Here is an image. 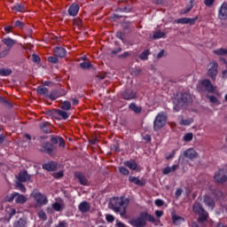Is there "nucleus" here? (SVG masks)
<instances>
[{
    "instance_id": "8fccbe9b",
    "label": "nucleus",
    "mask_w": 227,
    "mask_h": 227,
    "mask_svg": "<svg viewBox=\"0 0 227 227\" xmlns=\"http://www.w3.org/2000/svg\"><path fill=\"white\" fill-rule=\"evenodd\" d=\"M192 137H194V135L192 133H187L184 136V141L188 143L189 141H192Z\"/></svg>"
},
{
    "instance_id": "20e7f679",
    "label": "nucleus",
    "mask_w": 227,
    "mask_h": 227,
    "mask_svg": "<svg viewBox=\"0 0 227 227\" xmlns=\"http://www.w3.org/2000/svg\"><path fill=\"white\" fill-rule=\"evenodd\" d=\"M14 200L16 205H24L25 203H27V197L17 192H13L12 193L7 194L5 196V201L8 203H13Z\"/></svg>"
},
{
    "instance_id": "a19ab883",
    "label": "nucleus",
    "mask_w": 227,
    "mask_h": 227,
    "mask_svg": "<svg viewBox=\"0 0 227 227\" xmlns=\"http://www.w3.org/2000/svg\"><path fill=\"white\" fill-rule=\"evenodd\" d=\"M212 194H213V196H215L218 200L223 198V192L219 189L213 190Z\"/></svg>"
},
{
    "instance_id": "0eeeda50",
    "label": "nucleus",
    "mask_w": 227,
    "mask_h": 227,
    "mask_svg": "<svg viewBox=\"0 0 227 227\" xmlns=\"http://www.w3.org/2000/svg\"><path fill=\"white\" fill-rule=\"evenodd\" d=\"M167 120H168V114H166V113L159 114L153 121L154 130H160V129H162V127L166 125Z\"/></svg>"
},
{
    "instance_id": "a211bd4d",
    "label": "nucleus",
    "mask_w": 227,
    "mask_h": 227,
    "mask_svg": "<svg viewBox=\"0 0 227 227\" xmlns=\"http://www.w3.org/2000/svg\"><path fill=\"white\" fill-rule=\"evenodd\" d=\"M184 156L185 157V159L192 160L196 159V157H198V153L194 149L189 148L184 152Z\"/></svg>"
},
{
    "instance_id": "6ab92c4d",
    "label": "nucleus",
    "mask_w": 227,
    "mask_h": 227,
    "mask_svg": "<svg viewBox=\"0 0 227 227\" xmlns=\"http://www.w3.org/2000/svg\"><path fill=\"white\" fill-rule=\"evenodd\" d=\"M129 182L131 184H135V185H138V187H144V185H146V181L145 179H139V177L132 176H130L129 177Z\"/></svg>"
},
{
    "instance_id": "4c0bfd02",
    "label": "nucleus",
    "mask_w": 227,
    "mask_h": 227,
    "mask_svg": "<svg viewBox=\"0 0 227 227\" xmlns=\"http://www.w3.org/2000/svg\"><path fill=\"white\" fill-rule=\"evenodd\" d=\"M213 52L216 56H227V49H224V48H220L218 50H215Z\"/></svg>"
},
{
    "instance_id": "4be33fe9",
    "label": "nucleus",
    "mask_w": 227,
    "mask_h": 227,
    "mask_svg": "<svg viewBox=\"0 0 227 227\" xmlns=\"http://www.w3.org/2000/svg\"><path fill=\"white\" fill-rule=\"evenodd\" d=\"M204 203L206 207H208L211 210H213L215 207V200H214V198L205 195L204 196Z\"/></svg>"
},
{
    "instance_id": "e433bc0d",
    "label": "nucleus",
    "mask_w": 227,
    "mask_h": 227,
    "mask_svg": "<svg viewBox=\"0 0 227 227\" xmlns=\"http://www.w3.org/2000/svg\"><path fill=\"white\" fill-rule=\"evenodd\" d=\"M165 36H166V33L161 32L160 30L155 31L153 35V40H159L160 38H164Z\"/></svg>"
},
{
    "instance_id": "1a4fd4ad",
    "label": "nucleus",
    "mask_w": 227,
    "mask_h": 227,
    "mask_svg": "<svg viewBox=\"0 0 227 227\" xmlns=\"http://www.w3.org/2000/svg\"><path fill=\"white\" fill-rule=\"evenodd\" d=\"M31 196L35 200L37 207H43V205H47V203H49L47 196L40 192H33Z\"/></svg>"
},
{
    "instance_id": "4d7b16f0",
    "label": "nucleus",
    "mask_w": 227,
    "mask_h": 227,
    "mask_svg": "<svg viewBox=\"0 0 227 227\" xmlns=\"http://www.w3.org/2000/svg\"><path fill=\"white\" fill-rule=\"evenodd\" d=\"M193 6L190 5L189 7H186L185 9H183L181 11L182 15H185V13H189L192 10Z\"/></svg>"
},
{
    "instance_id": "864d4df0",
    "label": "nucleus",
    "mask_w": 227,
    "mask_h": 227,
    "mask_svg": "<svg viewBox=\"0 0 227 227\" xmlns=\"http://www.w3.org/2000/svg\"><path fill=\"white\" fill-rule=\"evenodd\" d=\"M14 27H20V29H23L24 22H22L20 20H16L15 23H14Z\"/></svg>"
},
{
    "instance_id": "603ef678",
    "label": "nucleus",
    "mask_w": 227,
    "mask_h": 227,
    "mask_svg": "<svg viewBox=\"0 0 227 227\" xmlns=\"http://www.w3.org/2000/svg\"><path fill=\"white\" fill-rule=\"evenodd\" d=\"M207 98L212 104H219V99L215 96H208Z\"/></svg>"
},
{
    "instance_id": "09e8293b",
    "label": "nucleus",
    "mask_w": 227,
    "mask_h": 227,
    "mask_svg": "<svg viewBox=\"0 0 227 227\" xmlns=\"http://www.w3.org/2000/svg\"><path fill=\"white\" fill-rule=\"evenodd\" d=\"M116 38H119V40H121V42H125V33L121 31L116 32Z\"/></svg>"
},
{
    "instance_id": "dca6fc26",
    "label": "nucleus",
    "mask_w": 227,
    "mask_h": 227,
    "mask_svg": "<svg viewBox=\"0 0 227 227\" xmlns=\"http://www.w3.org/2000/svg\"><path fill=\"white\" fill-rule=\"evenodd\" d=\"M199 17L195 18H180L176 20V24H189L190 26H194L196 24V20H198Z\"/></svg>"
},
{
    "instance_id": "680f3d73",
    "label": "nucleus",
    "mask_w": 227,
    "mask_h": 227,
    "mask_svg": "<svg viewBox=\"0 0 227 227\" xmlns=\"http://www.w3.org/2000/svg\"><path fill=\"white\" fill-rule=\"evenodd\" d=\"M54 178H63V171H59L53 174Z\"/></svg>"
},
{
    "instance_id": "f8f14e48",
    "label": "nucleus",
    "mask_w": 227,
    "mask_h": 227,
    "mask_svg": "<svg viewBox=\"0 0 227 227\" xmlns=\"http://www.w3.org/2000/svg\"><path fill=\"white\" fill-rule=\"evenodd\" d=\"M136 92L132 89H125L121 92V97L124 100H134L136 98Z\"/></svg>"
},
{
    "instance_id": "de8ad7c7",
    "label": "nucleus",
    "mask_w": 227,
    "mask_h": 227,
    "mask_svg": "<svg viewBox=\"0 0 227 227\" xmlns=\"http://www.w3.org/2000/svg\"><path fill=\"white\" fill-rule=\"evenodd\" d=\"M38 217L43 221H47V214H45V211H43V209L38 212Z\"/></svg>"
},
{
    "instance_id": "423d86ee",
    "label": "nucleus",
    "mask_w": 227,
    "mask_h": 227,
    "mask_svg": "<svg viewBox=\"0 0 227 227\" xmlns=\"http://www.w3.org/2000/svg\"><path fill=\"white\" fill-rule=\"evenodd\" d=\"M40 152L42 153H47L50 157H54L58 153V147L51 142H44L41 145Z\"/></svg>"
},
{
    "instance_id": "c9c22d12",
    "label": "nucleus",
    "mask_w": 227,
    "mask_h": 227,
    "mask_svg": "<svg viewBox=\"0 0 227 227\" xmlns=\"http://www.w3.org/2000/svg\"><path fill=\"white\" fill-rule=\"evenodd\" d=\"M12 71L11 68H0V75L2 77H8V75H12Z\"/></svg>"
},
{
    "instance_id": "5fc2aeb1",
    "label": "nucleus",
    "mask_w": 227,
    "mask_h": 227,
    "mask_svg": "<svg viewBox=\"0 0 227 227\" xmlns=\"http://www.w3.org/2000/svg\"><path fill=\"white\" fill-rule=\"evenodd\" d=\"M32 61L34 63H40V61H42V59H40V56H38L36 54H33L32 55Z\"/></svg>"
},
{
    "instance_id": "052dcab7",
    "label": "nucleus",
    "mask_w": 227,
    "mask_h": 227,
    "mask_svg": "<svg viewBox=\"0 0 227 227\" xmlns=\"http://www.w3.org/2000/svg\"><path fill=\"white\" fill-rule=\"evenodd\" d=\"M106 219L107 223L114 222V216L113 215H106Z\"/></svg>"
},
{
    "instance_id": "473e14b6",
    "label": "nucleus",
    "mask_w": 227,
    "mask_h": 227,
    "mask_svg": "<svg viewBox=\"0 0 227 227\" xmlns=\"http://www.w3.org/2000/svg\"><path fill=\"white\" fill-rule=\"evenodd\" d=\"M129 107L130 111H133V113H136V114H139V113L143 111V108L136 105V103H131Z\"/></svg>"
},
{
    "instance_id": "13d9d810",
    "label": "nucleus",
    "mask_w": 227,
    "mask_h": 227,
    "mask_svg": "<svg viewBox=\"0 0 227 227\" xmlns=\"http://www.w3.org/2000/svg\"><path fill=\"white\" fill-rule=\"evenodd\" d=\"M154 204L156 207H163L164 206V200L158 199L154 201Z\"/></svg>"
},
{
    "instance_id": "a18cd8bd",
    "label": "nucleus",
    "mask_w": 227,
    "mask_h": 227,
    "mask_svg": "<svg viewBox=\"0 0 227 227\" xmlns=\"http://www.w3.org/2000/svg\"><path fill=\"white\" fill-rule=\"evenodd\" d=\"M52 208L55 212H61L63 207L59 204V202H55L52 204Z\"/></svg>"
},
{
    "instance_id": "3c124183",
    "label": "nucleus",
    "mask_w": 227,
    "mask_h": 227,
    "mask_svg": "<svg viewBox=\"0 0 227 227\" xmlns=\"http://www.w3.org/2000/svg\"><path fill=\"white\" fill-rule=\"evenodd\" d=\"M49 63H52L53 65H56L59 63V59H58V57L51 56L48 57Z\"/></svg>"
},
{
    "instance_id": "c85d7f7f",
    "label": "nucleus",
    "mask_w": 227,
    "mask_h": 227,
    "mask_svg": "<svg viewBox=\"0 0 227 227\" xmlns=\"http://www.w3.org/2000/svg\"><path fill=\"white\" fill-rule=\"evenodd\" d=\"M12 12H18L20 13H24L26 12V6L22 4H15L13 6L11 7Z\"/></svg>"
},
{
    "instance_id": "bf43d9fd",
    "label": "nucleus",
    "mask_w": 227,
    "mask_h": 227,
    "mask_svg": "<svg viewBox=\"0 0 227 227\" xmlns=\"http://www.w3.org/2000/svg\"><path fill=\"white\" fill-rule=\"evenodd\" d=\"M130 56V53L129 51H125L124 53L118 56L120 59H125L126 58H129Z\"/></svg>"
},
{
    "instance_id": "f3484780",
    "label": "nucleus",
    "mask_w": 227,
    "mask_h": 227,
    "mask_svg": "<svg viewBox=\"0 0 227 227\" xmlns=\"http://www.w3.org/2000/svg\"><path fill=\"white\" fill-rule=\"evenodd\" d=\"M218 17L220 20H226L227 19V3L223 2L218 11Z\"/></svg>"
},
{
    "instance_id": "2f4dec72",
    "label": "nucleus",
    "mask_w": 227,
    "mask_h": 227,
    "mask_svg": "<svg viewBox=\"0 0 227 227\" xmlns=\"http://www.w3.org/2000/svg\"><path fill=\"white\" fill-rule=\"evenodd\" d=\"M51 123L44 121L40 124V129L44 134H51V130L50 128Z\"/></svg>"
},
{
    "instance_id": "9b49d317",
    "label": "nucleus",
    "mask_w": 227,
    "mask_h": 227,
    "mask_svg": "<svg viewBox=\"0 0 227 227\" xmlns=\"http://www.w3.org/2000/svg\"><path fill=\"white\" fill-rule=\"evenodd\" d=\"M217 68H219V64H217V62L213 61L209 64L207 75L212 79V81H215L217 77Z\"/></svg>"
},
{
    "instance_id": "4468645a",
    "label": "nucleus",
    "mask_w": 227,
    "mask_h": 227,
    "mask_svg": "<svg viewBox=\"0 0 227 227\" xmlns=\"http://www.w3.org/2000/svg\"><path fill=\"white\" fill-rule=\"evenodd\" d=\"M51 145H58L60 148H65L67 146V144L65 143V139L59 136H52L50 139Z\"/></svg>"
},
{
    "instance_id": "7ed1b4c3",
    "label": "nucleus",
    "mask_w": 227,
    "mask_h": 227,
    "mask_svg": "<svg viewBox=\"0 0 227 227\" xmlns=\"http://www.w3.org/2000/svg\"><path fill=\"white\" fill-rule=\"evenodd\" d=\"M146 221H148V223H157L155 217H153L148 212L144 211L141 212L137 217L129 220V224H131L133 227H145Z\"/></svg>"
},
{
    "instance_id": "ea45409f",
    "label": "nucleus",
    "mask_w": 227,
    "mask_h": 227,
    "mask_svg": "<svg viewBox=\"0 0 227 227\" xmlns=\"http://www.w3.org/2000/svg\"><path fill=\"white\" fill-rule=\"evenodd\" d=\"M16 187L19 191H20V192L25 193L27 189H26V185H24V184H22V182L19 181L16 183Z\"/></svg>"
},
{
    "instance_id": "0e129e2a",
    "label": "nucleus",
    "mask_w": 227,
    "mask_h": 227,
    "mask_svg": "<svg viewBox=\"0 0 227 227\" xmlns=\"http://www.w3.org/2000/svg\"><path fill=\"white\" fill-rule=\"evenodd\" d=\"M67 226H68V223H67V222L65 221H60L59 222L58 225H55V227H67Z\"/></svg>"
},
{
    "instance_id": "774afa93",
    "label": "nucleus",
    "mask_w": 227,
    "mask_h": 227,
    "mask_svg": "<svg viewBox=\"0 0 227 227\" xmlns=\"http://www.w3.org/2000/svg\"><path fill=\"white\" fill-rule=\"evenodd\" d=\"M112 150H113L114 152L119 153V152H120V145H114L112 146Z\"/></svg>"
},
{
    "instance_id": "5701e85b",
    "label": "nucleus",
    "mask_w": 227,
    "mask_h": 227,
    "mask_svg": "<svg viewBox=\"0 0 227 227\" xmlns=\"http://www.w3.org/2000/svg\"><path fill=\"white\" fill-rule=\"evenodd\" d=\"M43 169H45L46 171H56V169H58V163L56 161L44 163L43 164Z\"/></svg>"
},
{
    "instance_id": "ddd939ff",
    "label": "nucleus",
    "mask_w": 227,
    "mask_h": 227,
    "mask_svg": "<svg viewBox=\"0 0 227 227\" xmlns=\"http://www.w3.org/2000/svg\"><path fill=\"white\" fill-rule=\"evenodd\" d=\"M74 178L78 179L80 185H90V181L88 177L82 172H75Z\"/></svg>"
},
{
    "instance_id": "c756f323",
    "label": "nucleus",
    "mask_w": 227,
    "mask_h": 227,
    "mask_svg": "<svg viewBox=\"0 0 227 227\" xmlns=\"http://www.w3.org/2000/svg\"><path fill=\"white\" fill-rule=\"evenodd\" d=\"M2 42L4 43V45L7 46V49H12L15 43H17V41L10 38V37H5L2 39Z\"/></svg>"
},
{
    "instance_id": "b1692460",
    "label": "nucleus",
    "mask_w": 227,
    "mask_h": 227,
    "mask_svg": "<svg viewBox=\"0 0 227 227\" xmlns=\"http://www.w3.org/2000/svg\"><path fill=\"white\" fill-rule=\"evenodd\" d=\"M31 180V175L27 174V170H24L20 172L18 175L19 182H29Z\"/></svg>"
},
{
    "instance_id": "cd10ccee",
    "label": "nucleus",
    "mask_w": 227,
    "mask_h": 227,
    "mask_svg": "<svg viewBox=\"0 0 227 227\" xmlns=\"http://www.w3.org/2000/svg\"><path fill=\"white\" fill-rule=\"evenodd\" d=\"M124 166L131 169V171H136L137 169V162L134 160L124 161Z\"/></svg>"
},
{
    "instance_id": "79ce46f5",
    "label": "nucleus",
    "mask_w": 227,
    "mask_h": 227,
    "mask_svg": "<svg viewBox=\"0 0 227 227\" xmlns=\"http://www.w3.org/2000/svg\"><path fill=\"white\" fill-rule=\"evenodd\" d=\"M148 56H150V51L145 50L140 54L139 59L145 61V59H148Z\"/></svg>"
},
{
    "instance_id": "7c9ffc66",
    "label": "nucleus",
    "mask_w": 227,
    "mask_h": 227,
    "mask_svg": "<svg viewBox=\"0 0 227 227\" xmlns=\"http://www.w3.org/2000/svg\"><path fill=\"white\" fill-rule=\"evenodd\" d=\"M59 97H61V92L58 90H53L48 94V98H50V100H57Z\"/></svg>"
},
{
    "instance_id": "69168bd1",
    "label": "nucleus",
    "mask_w": 227,
    "mask_h": 227,
    "mask_svg": "<svg viewBox=\"0 0 227 227\" xmlns=\"http://www.w3.org/2000/svg\"><path fill=\"white\" fill-rule=\"evenodd\" d=\"M15 214H17V210L15 208H12L9 211V218L12 219V217H13V215H15Z\"/></svg>"
},
{
    "instance_id": "338daca9",
    "label": "nucleus",
    "mask_w": 227,
    "mask_h": 227,
    "mask_svg": "<svg viewBox=\"0 0 227 227\" xmlns=\"http://www.w3.org/2000/svg\"><path fill=\"white\" fill-rule=\"evenodd\" d=\"M171 168L170 167H166L165 168H163V175H169V173H171Z\"/></svg>"
},
{
    "instance_id": "6e6d98bb",
    "label": "nucleus",
    "mask_w": 227,
    "mask_h": 227,
    "mask_svg": "<svg viewBox=\"0 0 227 227\" xmlns=\"http://www.w3.org/2000/svg\"><path fill=\"white\" fill-rule=\"evenodd\" d=\"M214 3H215V0H204V4L207 6V8H210Z\"/></svg>"
},
{
    "instance_id": "e2e57ef3",
    "label": "nucleus",
    "mask_w": 227,
    "mask_h": 227,
    "mask_svg": "<svg viewBox=\"0 0 227 227\" xmlns=\"http://www.w3.org/2000/svg\"><path fill=\"white\" fill-rule=\"evenodd\" d=\"M154 214H155L156 217L160 218V217H162V215H164V211H162V210H156L154 212Z\"/></svg>"
},
{
    "instance_id": "49530a36",
    "label": "nucleus",
    "mask_w": 227,
    "mask_h": 227,
    "mask_svg": "<svg viewBox=\"0 0 227 227\" xmlns=\"http://www.w3.org/2000/svg\"><path fill=\"white\" fill-rule=\"evenodd\" d=\"M10 51H12V49H10V48H5L4 50H3L0 52V59H2V58H6V56H8V54H10Z\"/></svg>"
},
{
    "instance_id": "72a5a7b5",
    "label": "nucleus",
    "mask_w": 227,
    "mask_h": 227,
    "mask_svg": "<svg viewBox=\"0 0 227 227\" xmlns=\"http://www.w3.org/2000/svg\"><path fill=\"white\" fill-rule=\"evenodd\" d=\"M80 68H82V70H89L90 68H93L95 70L93 64L88 61L80 63Z\"/></svg>"
},
{
    "instance_id": "39448f33",
    "label": "nucleus",
    "mask_w": 227,
    "mask_h": 227,
    "mask_svg": "<svg viewBox=\"0 0 227 227\" xmlns=\"http://www.w3.org/2000/svg\"><path fill=\"white\" fill-rule=\"evenodd\" d=\"M193 212L199 215L198 223H207L208 221V212L201 207V204L195 203L193 205Z\"/></svg>"
},
{
    "instance_id": "f704fd0d",
    "label": "nucleus",
    "mask_w": 227,
    "mask_h": 227,
    "mask_svg": "<svg viewBox=\"0 0 227 227\" xmlns=\"http://www.w3.org/2000/svg\"><path fill=\"white\" fill-rule=\"evenodd\" d=\"M60 108L62 109V111H70V109H72V103L66 100L61 103Z\"/></svg>"
},
{
    "instance_id": "2eb2a0df",
    "label": "nucleus",
    "mask_w": 227,
    "mask_h": 227,
    "mask_svg": "<svg viewBox=\"0 0 227 227\" xmlns=\"http://www.w3.org/2000/svg\"><path fill=\"white\" fill-rule=\"evenodd\" d=\"M78 210L81 214H88L91 210V204L90 202L83 200L78 205Z\"/></svg>"
},
{
    "instance_id": "393cba45",
    "label": "nucleus",
    "mask_w": 227,
    "mask_h": 227,
    "mask_svg": "<svg viewBox=\"0 0 227 227\" xmlns=\"http://www.w3.org/2000/svg\"><path fill=\"white\" fill-rule=\"evenodd\" d=\"M201 85L208 91V93H214V84L208 79H205L201 82Z\"/></svg>"
},
{
    "instance_id": "a878e982",
    "label": "nucleus",
    "mask_w": 227,
    "mask_h": 227,
    "mask_svg": "<svg viewBox=\"0 0 227 227\" xmlns=\"http://www.w3.org/2000/svg\"><path fill=\"white\" fill-rule=\"evenodd\" d=\"M53 52L57 58H65L67 56V50L63 47H56Z\"/></svg>"
},
{
    "instance_id": "37998d69",
    "label": "nucleus",
    "mask_w": 227,
    "mask_h": 227,
    "mask_svg": "<svg viewBox=\"0 0 227 227\" xmlns=\"http://www.w3.org/2000/svg\"><path fill=\"white\" fill-rule=\"evenodd\" d=\"M119 172L121 173V175H124L125 176H129V168H125V167H119Z\"/></svg>"
},
{
    "instance_id": "aec40b11",
    "label": "nucleus",
    "mask_w": 227,
    "mask_h": 227,
    "mask_svg": "<svg viewBox=\"0 0 227 227\" xmlns=\"http://www.w3.org/2000/svg\"><path fill=\"white\" fill-rule=\"evenodd\" d=\"M79 10H81L79 4L74 3L68 8L67 12H68V14L70 15V17H75V15H77V13H79Z\"/></svg>"
},
{
    "instance_id": "bb28decb",
    "label": "nucleus",
    "mask_w": 227,
    "mask_h": 227,
    "mask_svg": "<svg viewBox=\"0 0 227 227\" xmlns=\"http://www.w3.org/2000/svg\"><path fill=\"white\" fill-rule=\"evenodd\" d=\"M36 92L38 93V95L46 97V98H48V97H49V90L47 89V87H45L43 85L38 86L36 88Z\"/></svg>"
},
{
    "instance_id": "6e6552de",
    "label": "nucleus",
    "mask_w": 227,
    "mask_h": 227,
    "mask_svg": "<svg viewBox=\"0 0 227 227\" xmlns=\"http://www.w3.org/2000/svg\"><path fill=\"white\" fill-rule=\"evenodd\" d=\"M48 114L55 118V120H68V118H70V114L60 109L51 110L48 112Z\"/></svg>"
},
{
    "instance_id": "58836bf2",
    "label": "nucleus",
    "mask_w": 227,
    "mask_h": 227,
    "mask_svg": "<svg viewBox=\"0 0 227 227\" xmlns=\"http://www.w3.org/2000/svg\"><path fill=\"white\" fill-rule=\"evenodd\" d=\"M0 104H2V106H4L5 107H13V106L12 105V103H10V101H8L6 98L1 96H0Z\"/></svg>"
},
{
    "instance_id": "412c9836",
    "label": "nucleus",
    "mask_w": 227,
    "mask_h": 227,
    "mask_svg": "<svg viewBox=\"0 0 227 227\" xmlns=\"http://www.w3.org/2000/svg\"><path fill=\"white\" fill-rule=\"evenodd\" d=\"M13 227H27V217L22 216L12 223Z\"/></svg>"
},
{
    "instance_id": "9d476101",
    "label": "nucleus",
    "mask_w": 227,
    "mask_h": 227,
    "mask_svg": "<svg viewBox=\"0 0 227 227\" xmlns=\"http://www.w3.org/2000/svg\"><path fill=\"white\" fill-rule=\"evenodd\" d=\"M214 180L216 184H224L227 181V169L221 168L215 173Z\"/></svg>"
},
{
    "instance_id": "f03ea898",
    "label": "nucleus",
    "mask_w": 227,
    "mask_h": 227,
    "mask_svg": "<svg viewBox=\"0 0 227 227\" xmlns=\"http://www.w3.org/2000/svg\"><path fill=\"white\" fill-rule=\"evenodd\" d=\"M191 102H192V98L189 93H177L173 101V110L178 113L184 109V107H187Z\"/></svg>"
},
{
    "instance_id": "f257e3e1",
    "label": "nucleus",
    "mask_w": 227,
    "mask_h": 227,
    "mask_svg": "<svg viewBox=\"0 0 227 227\" xmlns=\"http://www.w3.org/2000/svg\"><path fill=\"white\" fill-rule=\"evenodd\" d=\"M129 200L124 197H114L110 200V207L115 214H119L123 217L127 214V207H129Z\"/></svg>"
},
{
    "instance_id": "c03bdc74",
    "label": "nucleus",
    "mask_w": 227,
    "mask_h": 227,
    "mask_svg": "<svg viewBox=\"0 0 227 227\" xmlns=\"http://www.w3.org/2000/svg\"><path fill=\"white\" fill-rule=\"evenodd\" d=\"M191 123H192V119H181L179 121L180 125H184V126H188L191 125Z\"/></svg>"
}]
</instances>
